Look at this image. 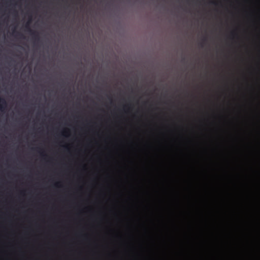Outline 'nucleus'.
<instances>
[{
  "label": "nucleus",
  "instance_id": "obj_3",
  "mask_svg": "<svg viewBox=\"0 0 260 260\" xmlns=\"http://www.w3.org/2000/svg\"><path fill=\"white\" fill-rule=\"evenodd\" d=\"M207 41V38H204L203 39V41L201 43V45H202V46H203V44Z\"/></svg>",
  "mask_w": 260,
  "mask_h": 260
},
{
  "label": "nucleus",
  "instance_id": "obj_2",
  "mask_svg": "<svg viewBox=\"0 0 260 260\" xmlns=\"http://www.w3.org/2000/svg\"><path fill=\"white\" fill-rule=\"evenodd\" d=\"M7 103L6 100L0 96V110L4 111L7 107Z\"/></svg>",
  "mask_w": 260,
  "mask_h": 260
},
{
  "label": "nucleus",
  "instance_id": "obj_4",
  "mask_svg": "<svg viewBox=\"0 0 260 260\" xmlns=\"http://www.w3.org/2000/svg\"><path fill=\"white\" fill-rule=\"evenodd\" d=\"M16 34H17V35H19V36H20V37H21V38H24V36H23L22 34H20V33H19V32H16Z\"/></svg>",
  "mask_w": 260,
  "mask_h": 260
},
{
  "label": "nucleus",
  "instance_id": "obj_1",
  "mask_svg": "<svg viewBox=\"0 0 260 260\" xmlns=\"http://www.w3.org/2000/svg\"><path fill=\"white\" fill-rule=\"evenodd\" d=\"M29 22H27L26 23V24L25 25V27L27 28V29L28 30V31H29L31 35H33L35 39L36 40H39V36H38V34L35 31H34L32 30V29H30L29 26Z\"/></svg>",
  "mask_w": 260,
  "mask_h": 260
},
{
  "label": "nucleus",
  "instance_id": "obj_5",
  "mask_svg": "<svg viewBox=\"0 0 260 260\" xmlns=\"http://www.w3.org/2000/svg\"><path fill=\"white\" fill-rule=\"evenodd\" d=\"M58 185V183H56V185L57 186Z\"/></svg>",
  "mask_w": 260,
  "mask_h": 260
}]
</instances>
